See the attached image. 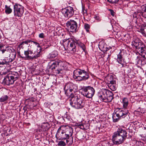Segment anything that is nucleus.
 I'll list each match as a JSON object with an SVG mask.
<instances>
[{"label": "nucleus", "instance_id": "obj_1", "mask_svg": "<svg viewBox=\"0 0 146 146\" xmlns=\"http://www.w3.org/2000/svg\"><path fill=\"white\" fill-rule=\"evenodd\" d=\"M127 137L126 131L121 128H119L117 131L114 132L112 136L113 141L117 145L123 143Z\"/></svg>", "mask_w": 146, "mask_h": 146}, {"label": "nucleus", "instance_id": "obj_2", "mask_svg": "<svg viewBox=\"0 0 146 146\" xmlns=\"http://www.w3.org/2000/svg\"><path fill=\"white\" fill-rule=\"evenodd\" d=\"M112 92L105 89H102L98 93V96L101 101L106 102H111L113 98Z\"/></svg>", "mask_w": 146, "mask_h": 146}, {"label": "nucleus", "instance_id": "obj_3", "mask_svg": "<svg viewBox=\"0 0 146 146\" xmlns=\"http://www.w3.org/2000/svg\"><path fill=\"white\" fill-rule=\"evenodd\" d=\"M112 115L113 121L116 122L118 121L121 119L124 118L129 116V113L128 110L126 108H116L115 110Z\"/></svg>", "mask_w": 146, "mask_h": 146}, {"label": "nucleus", "instance_id": "obj_4", "mask_svg": "<svg viewBox=\"0 0 146 146\" xmlns=\"http://www.w3.org/2000/svg\"><path fill=\"white\" fill-rule=\"evenodd\" d=\"M70 99V105L73 108L78 109L84 107L85 103L80 96L72 95Z\"/></svg>", "mask_w": 146, "mask_h": 146}, {"label": "nucleus", "instance_id": "obj_5", "mask_svg": "<svg viewBox=\"0 0 146 146\" xmlns=\"http://www.w3.org/2000/svg\"><path fill=\"white\" fill-rule=\"evenodd\" d=\"M76 20H70L66 23L69 31L72 32L76 33L78 30V23L80 21V19L76 18Z\"/></svg>", "mask_w": 146, "mask_h": 146}, {"label": "nucleus", "instance_id": "obj_6", "mask_svg": "<svg viewBox=\"0 0 146 146\" xmlns=\"http://www.w3.org/2000/svg\"><path fill=\"white\" fill-rule=\"evenodd\" d=\"M82 94L84 96L88 98H91L94 95L95 90L92 87L90 86H83L81 89Z\"/></svg>", "mask_w": 146, "mask_h": 146}, {"label": "nucleus", "instance_id": "obj_7", "mask_svg": "<svg viewBox=\"0 0 146 146\" xmlns=\"http://www.w3.org/2000/svg\"><path fill=\"white\" fill-rule=\"evenodd\" d=\"M77 89V87L76 85L71 82L66 84L64 88L65 94L67 96H70V98L73 95L72 92H75Z\"/></svg>", "mask_w": 146, "mask_h": 146}, {"label": "nucleus", "instance_id": "obj_8", "mask_svg": "<svg viewBox=\"0 0 146 146\" xmlns=\"http://www.w3.org/2000/svg\"><path fill=\"white\" fill-rule=\"evenodd\" d=\"M65 127H66L64 126L60 127L57 131L56 136L59 137L62 140L66 139V142L68 143L70 139L67 136L66 133L64 131Z\"/></svg>", "mask_w": 146, "mask_h": 146}, {"label": "nucleus", "instance_id": "obj_9", "mask_svg": "<svg viewBox=\"0 0 146 146\" xmlns=\"http://www.w3.org/2000/svg\"><path fill=\"white\" fill-rule=\"evenodd\" d=\"M24 7L22 5L15 3L14 5V14L16 17H21L24 12Z\"/></svg>", "mask_w": 146, "mask_h": 146}, {"label": "nucleus", "instance_id": "obj_10", "mask_svg": "<svg viewBox=\"0 0 146 146\" xmlns=\"http://www.w3.org/2000/svg\"><path fill=\"white\" fill-rule=\"evenodd\" d=\"M131 45L134 47L138 53L145 47V44L139 38L135 39L133 41L131 42Z\"/></svg>", "mask_w": 146, "mask_h": 146}, {"label": "nucleus", "instance_id": "obj_11", "mask_svg": "<svg viewBox=\"0 0 146 146\" xmlns=\"http://www.w3.org/2000/svg\"><path fill=\"white\" fill-rule=\"evenodd\" d=\"M76 40L73 38H70L68 40L66 45L67 48L69 49L72 53H75L76 50Z\"/></svg>", "mask_w": 146, "mask_h": 146}, {"label": "nucleus", "instance_id": "obj_12", "mask_svg": "<svg viewBox=\"0 0 146 146\" xmlns=\"http://www.w3.org/2000/svg\"><path fill=\"white\" fill-rule=\"evenodd\" d=\"M62 12L64 16L67 18H70L74 15V9L71 7H68L63 9Z\"/></svg>", "mask_w": 146, "mask_h": 146}, {"label": "nucleus", "instance_id": "obj_13", "mask_svg": "<svg viewBox=\"0 0 146 146\" xmlns=\"http://www.w3.org/2000/svg\"><path fill=\"white\" fill-rule=\"evenodd\" d=\"M15 81L14 80L11 78L10 75L8 74L4 77L2 83L4 85L9 86L10 84H13Z\"/></svg>", "mask_w": 146, "mask_h": 146}, {"label": "nucleus", "instance_id": "obj_14", "mask_svg": "<svg viewBox=\"0 0 146 146\" xmlns=\"http://www.w3.org/2000/svg\"><path fill=\"white\" fill-rule=\"evenodd\" d=\"M64 131L66 134L72 142L73 139V136H72L73 133V129L72 128L69 126L66 127L64 128Z\"/></svg>", "mask_w": 146, "mask_h": 146}, {"label": "nucleus", "instance_id": "obj_15", "mask_svg": "<svg viewBox=\"0 0 146 146\" xmlns=\"http://www.w3.org/2000/svg\"><path fill=\"white\" fill-rule=\"evenodd\" d=\"M31 40L27 39L25 41L22 42L19 45L18 48L20 49L22 48L25 50H28L29 48V47L30 46L29 44L31 42Z\"/></svg>", "mask_w": 146, "mask_h": 146}, {"label": "nucleus", "instance_id": "obj_16", "mask_svg": "<svg viewBox=\"0 0 146 146\" xmlns=\"http://www.w3.org/2000/svg\"><path fill=\"white\" fill-rule=\"evenodd\" d=\"M33 52L30 50L29 48H28V50H24L25 56H23V54H22V56H20L22 58H26L28 59H33Z\"/></svg>", "mask_w": 146, "mask_h": 146}, {"label": "nucleus", "instance_id": "obj_17", "mask_svg": "<svg viewBox=\"0 0 146 146\" xmlns=\"http://www.w3.org/2000/svg\"><path fill=\"white\" fill-rule=\"evenodd\" d=\"M117 62L120 64L121 67H124L125 61L124 59L123 58L122 53L120 52L117 55V57L116 58Z\"/></svg>", "mask_w": 146, "mask_h": 146}, {"label": "nucleus", "instance_id": "obj_18", "mask_svg": "<svg viewBox=\"0 0 146 146\" xmlns=\"http://www.w3.org/2000/svg\"><path fill=\"white\" fill-rule=\"evenodd\" d=\"M42 50V49L41 47H39L33 53V59H36L41 56Z\"/></svg>", "mask_w": 146, "mask_h": 146}, {"label": "nucleus", "instance_id": "obj_19", "mask_svg": "<svg viewBox=\"0 0 146 146\" xmlns=\"http://www.w3.org/2000/svg\"><path fill=\"white\" fill-rule=\"evenodd\" d=\"M49 127V125L48 123H43L41 125V126L40 127L41 129H40V128L39 129V132L46 131L48 129Z\"/></svg>", "mask_w": 146, "mask_h": 146}, {"label": "nucleus", "instance_id": "obj_20", "mask_svg": "<svg viewBox=\"0 0 146 146\" xmlns=\"http://www.w3.org/2000/svg\"><path fill=\"white\" fill-rule=\"evenodd\" d=\"M62 62L60 60H57V61H55L53 62L51 64L50 68V69L52 70V71L56 69V68L59 65L60 63Z\"/></svg>", "mask_w": 146, "mask_h": 146}, {"label": "nucleus", "instance_id": "obj_21", "mask_svg": "<svg viewBox=\"0 0 146 146\" xmlns=\"http://www.w3.org/2000/svg\"><path fill=\"white\" fill-rule=\"evenodd\" d=\"M13 56L12 57V58L10 59H8V58L3 59V61L0 62V65L9 64V63L12 62L13 59L15 57V55L13 54Z\"/></svg>", "mask_w": 146, "mask_h": 146}, {"label": "nucleus", "instance_id": "obj_22", "mask_svg": "<svg viewBox=\"0 0 146 146\" xmlns=\"http://www.w3.org/2000/svg\"><path fill=\"white\" fill-rule=\"evenodd\" d=\"M89 77V75H83L82 76H80L76 77L74 78L77 79L79 81H85L88 80Z\"/></svg>", "mask_w": 146, "mask_h": 146}, {"label": "nucleus", "instance_id": "obj_23", "mask_svg": "<svg viewBox=\"0 0 146 146\" xmlns=\"http://www.w3.org/2000/svg\"><path fill=\"white\" fill-rule=\"evenodd\" d=\"M15 81L19 77V73L17 72H13L8 74Z\"/></svg>", "mask_w": 146, "mask_h": 146}, {"label": "nucleus", "instance_id": "obj_24", "mask_svg": "<svg viewBox=\"0 0 146 146\" xmlns=\"http://www.w3.org/2000/svg\"><path fill=\"white\" fill-rule=\"evenodd\" d=\"M108 86L109 88L112 91H115L116 90L117 85L115 81H113L111 83H108Z\"/></svg>", "mask_w": 146, "mask_h": 146}, {"label": "nucleus", "instance_id": "obj_25", "mask_svg": "<svg viewBox=\"0 0 146 146\" xmlns=\"http://www.w3.org/2000/svg\"><path fill=\"white\" fill-rule=\"evenodd\" d=\"M58 55V52L57 51L54 50L49 54L48 57L50 59H52L56 57Z\"/></svg>", "mask_w": 146, "mask_h": 146}, {"label": "nucleus", "instance_id": "obj_26", "mask_svg": "<svg viewBox=\"0 0 146 146\" xmlns=\"http://www.w3.org/2000/svg\"><path fill=\"white\" fill-rule=\"evenodd\" d=\"M5 11L6 14H9L12 12V9L10 8V6H8L6 5L5 7Z\"/></svg>", "mask_w": 146, "mask_h": 146}, {"label": "nucleus", "instance_id": "obj_27", "mask_svg": "<svg viewBox=\"0 0 146 146\" xmlns=\"http://www.w3.org/2000/svg\"><path fill=\"white\" fill-rule=\"evenodd\" d=\"M138 53L142 56L145 59H146V48L145 47L141 51L139 52Z\"/></svg>", "mask_w": 146, "mask_h": 146}, {"label": "nucleus", "instance_id": "obj_28", "mask_svg": "<svg viewBox=\"0 0 146 146\" xmlns=\"http://www.w3.org/2000/svg\"><path fill=\"white\" fill-rule=\"evenodd\" d=\"M76 43L78 45L80 48H81L83 51H85V45L79 41L76 40Z\"/></svg>", "mask_w": 146, "mask_h": 146}, {"label": "nucleus", "instance_id": "obj_29", "mask_svg": "<svg viewBox=\"0 0 146 146\" xmlns=\"http://www.w3.org/2000/svg\"><path fill=\"white\" fill-rule=\"evenodd\" d=\"M78 71L79 75H89L88 73L85 70H80V69H77Z\"/></svg>", "mask_w": 146, "mask_h": 146}, {"label": "nucleus", "instance_id": "obj_30", "mask_svg": "<svg viewBox=\"0 0 146 146\" xmlns=\"http://www.w3.org/2000/svg\"><path fill=\"white\" fill-rule=\"evenodd\" d=\"M141 31L142 34L146 36V25L142 26L141 28Z\"/></svg>", "mask_w": 146, "mask_h": 146}, {"label": "nucleus", "instance_id": "obj_31", "mask_svg": "<svg viewBox=\"0 0 146 146\" xmlns=\"http://www.w3.org/2000/svg\"><path fill=\"white\" fill-rule=\"evenodd\" d=\"M123 106L124 108H126L128 105V100L126 98H124L123 100Z\"/></svg>", "mask_w": 146, "mask_h": 146}, {"label": "nucleus", "instance_id": "obj_32", "mask_svg": "<svg viewBox=\"0 0 146 146\" xmlns=\"http://www.w3.org/2000/svg\"><path fill=\"white\" fill-rule=\"evenodd\" d=\"M0 50L2 51V54H7L9 53V52L6 49L4 48V46L2 45H0Z\"/></svg>", "mask_w": 146, "mask_h": 146}, {"label": "nucleus", "instance_id": "obj_33", "mask_svg": "<svg viewBox=\"0 0 146 146\" xmlns=\"http://www.w3.org/2000/svg\"><path fill=\"white\" fill-rule=\"evenodd\" d=\"M8 98L9 97L7 95H3L0 98V102H4L6 101Z\"/></svg>", "mask_w": 146, "mask_h": 146}, {"label": "nucleus", "instance_id": "obj_34", "mask_svg": "<svg viewBox=\"0 0 146 146\" xmlns=\"http://www.w3.org/2000/svg\"><path fill=\"white\" fill-rule=\"evenodd\" d=\"M107 1L111 4H117L119 2L122 3L123 2L122 0H114L113 1H110V0H107Z\"/></svg>", "mask_w": 146, "mask_h": 146}, {"label": "nucleus", "instance_id": "obj_35", "mask_svg": "<svg viewBox=\"0 0 146 146\" xmlns=\"http://www.w3.org/2000/svg\"><path fill=\"white\" fill-rule=\"evenodd\" d=\"M106 78L108 80V83H111L112 82H113V81H115L113 79V76L112 75H109Z\"/></svg>", "mask_w": 146, "mask_h": 146}, {"label": "nucleus", "instance_id": "obj_36", "mask_svg": "<svg viewBox=\"0 0 146 146\" xmlns=\"http://www.w3.org/2000/svg\"><path fill=\"white\" fill-rule=\"evenodd\" d=\"M70 38H69L67 39H64L63 40H62V42H60V43L64 47L65 45L66 46V45L67 44V43H68V40Z\"/></svg>", "mask_w": 146, "mask_h": 146}, {"label": "nucleus", "instance_id": "obj_37", "mask_svg": "<svg viewBox=\"0 0 146 146\" xmlns=\"http://www.w3.org/2000/svg\"><path fill=\"white\" fill-rule=\"evenodd\" d=\"M136 61L138 64H142V57L140 58L139 56H137L136 57Z\"/></svg>", "mask_w": 146, "mask_h": 146}, {"label": "nucleus", "instance_id": "obj_38", "mask_svg": "<svg viewBox=\"0 0 146 146\" xmlns=\"http://www.w3.org/2000/svg\"><path fill=\"white\" fill-rule=\"evenodd\" d=\"M73 74V77L74 78L76 77V76L77 77L79 76L77 69L75 70L74 71Z\"/></svg>", "mask_w": 146, "mask_h": 146}, {"label": "nucleus", "instance_id": "obj_39", "mask_svg": "<svg viewBox=\"0 0 146 146\" xmlns=\"http://www.w3.org/2000/svg\"><path fill=\"white\" fill-rule=\"evenodd\" d=\"M84 28L87 32L89 31L90 28L89 25L87 24H85L84 25Z\"/></svg>", "mask_w": 146, "mask_h": 146}, {"label": "nucleus", "instance_id": "obj_40", "mask_svg": "<svg viewBox=\"0 0 146 146\" xmlns=\"http://www.w3.org/2000/svg\"><path fill=\"white\" fill-rule=\"evenodd\" d=\"M58 145L59 146H65L66 145V143L63 141H61L58 142Z\"/></svg>", "mask_w": 146, "mask_h": 146}, {"label": "nucleus", "instance_id": "obj_41", "mask_svg": "<svg viewBox=\"0 0 146 146\" xmlns=\"http://www.w3.org/2000/svg\"><path fill=\"white\" fill-rule=\"evenodd\" d=\"M9 54V55H10V58H6V59H7V58H8V59H10L11 58H12V57H13V54H15V57H16V54L15 53H12V52L10 54H9V53H8V54ZM15 57L13 59V60H14V59L15 58Z\"/></svg>", "mask_w": 146, "mask_h": 146}, {"label": "nucleus", "instance_id": "obj_42", "mask_svg": "<svg viewBox=\"0 0 146 146\" xmlns=\"http://www.w3.org/2000/svg\"><path fill=\"white\" fill-rule=\"evenodd\" d=\"M82 13L84 16H86L87 15V11L84 9L82 8Z\"/></svg>", "mask_w": 146, "mask_h": 146}, {"label": "nucleus", "instance_id": "obj_43", "mask_svg": "<svg viewBox=\"0 0 146 146\" xmlns=\"http://www.w3.org/2000/svg\"><path fill=\"white\" fill-rule=\"evenodd\" d=\"M31 43L33 42L34 44H35L36 45V46L37 48H38L39 47H40V46L39 44L35 41H34L31 40Z\"/></svg>", "mask_w": 146, "mask_h": 146}, {"label": "nucleus", "instance_id": "obj_44", "mask_svg": "<svg viewBox=\"0 0 146 146\" xmlns=\"http://www.w3.org/2000/svg\"><path fill=\"white\" fill-rule=\"evenodd\" d=\"M55 71H56V73L58 74L62 73V72H61V71H62V69L61 68H58V69L56 70Z\"/></svg>", "mask_w": 146, "mask_h": 146}, {"label": "nucleus", "instance_id": "obj_45", "mask_svg": "<svg viewBox=\"0 0 146 146\" xmlns=\"http://www.w3.org/2000/svg\"><path fill=\"white\" fill-rule=\"evenodd\" d=\"M94 18L96 20L98 21H100V18L98 15H94Z\"/></svg>", "mask_w": 146, "mask_h": 146}, {"label": "nucleus", "instance_id": "obj_46", "mask_svg": "<svg viewBox=\"0 0 146 146\" xmlns=\"http://www.w3.org/2000/svg\"><path fill=\"white\" fill-rule=\"evenodd\" d=\"M108 10L110 12L111 15L114 16L115 15V12L113 10L110 9H109Z\"/></svg>", "mask_w": 146, "mask_h": 146}, {"label": "nucleus", "instance_id": "obj_47", "mask_svg": "<svg viewBox=\"0 0 146 146\" xmlns=\"http://www.w3.org/2000/svg\"><path fill=\"white\" fill-rule=\"evenodd\" d=\"M39 37L41 38H44V33H41L39 35Z\"/></svg>", "mask_w": 146, "mask_h": 146}, {"label": "nucleus", "instance_id": "obj_48", "mask_svg": "<svg viewBox=\"0 0 146 146\" xmlns=\"http://www.w3.org/2000/svg\"><path fill=\"white\" fill-rule=\"evenodd\" d=\"M78 126L81 129H85L84 126L83 125V124H80L78 125Z\"/></svg>", "mask_w": 146, "mask_h": 146}, {"label": "nucleus", "instance_id": "obj_49", "mask_svg": "<svg viewBox=\"0 0 146 146\" xmlns=\"http://www.w3.org/2000/svg\"><path fill=\"white\" fill-rule=\"evenodd\" d=\"M110 56H111V54H108V58H107V60H110Z\"/></svg>", "mask_w": 146, "mask_h": 146}, {"label": "nucleus", "instance_id": "obj_50", "mask_svg": "<svg viewBox=\"0 0 146 146\" xmlns=\"http://www.w3.org/2000/svg\"><path fill=\"white\" fill-rule=\"evenodd\" d=\"M143 17L146 18V12L145 13L143 14Z\"/></svg>", "mask_w": 146, "mask_h": 146}, {"label": "nucleus", "instance_id": "obj_51", "mask_svg": "<svg viewBox=\"0 0 146 146\" xmlns=\"http://www.w3.org/2000/svg\"><path fill=\"white\" fill-rule=\"evenodd\" d=\"M6 72L3 73V74H4V75L6 74Z\"/></svg>", "mask_w": 146, "mask_h": 146}, {"label": "nucleus", "instance_id": "obj_52", "mask_svg": "<svg viewBox=\"0 0 146 146\" xmlns=\"http://www.w3.org/2000/svg\"><path fill=\"white\" fill-rule=\"evenodd\" d=\"M18 53H19V54H20V51H19L18 52Z\"/></svg>", "mask_w": 146, "mask_h": 146}, {"label": "nucleus", "instance_id": "obj_53", "mask_svg": "<svg viewBox=\"0 0 146 146\" xmlns=\"http://www.w3.org/2000/svg\"><path fill=\"white\" fill-rule=\"evenodd\" d=\"M114 0H111L110 1H113Z\"/></svg>", "mask_w": 146, "mask_h": 146}]
</instances>
